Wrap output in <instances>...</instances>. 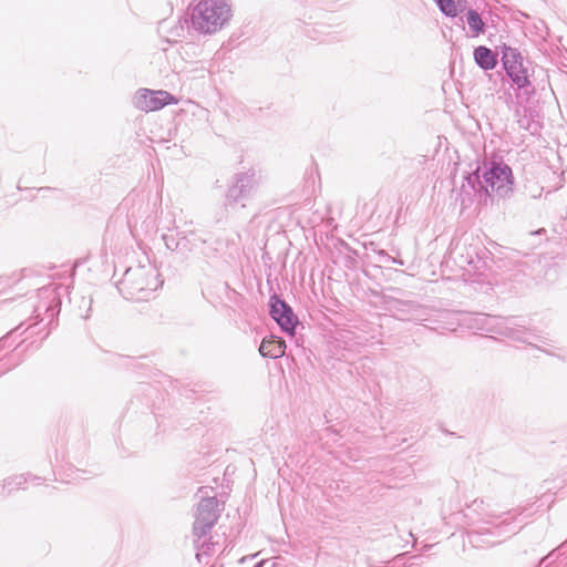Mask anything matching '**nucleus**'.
<instances>
[{
  "label": "nucleus",
  "mask_w": 567,
  "mask_h": 567,
  "mask_svg": "<svg viewBox=\"0 0 567 567\" xmlns=\"http://www.w3.org/2000/svg\"><path fill=\"white\" fill-rule=\"evenodd\" d=\"M231 18L226 0H202L192 12L193 27L202 33H215Z\"/></svg>",
  "instance_id": "f257e3e1"
},
{
  "label": "nucleus",
  "mask_w": 567,
  "mask_h": 567,
  "mask_svg": "<svg viewBox=\"0 0 567 567\" xmlns=\"http://www.w3.org/2000/svg\"><path fill=\"white\" fill-rule=\"evenodd\" d=\"M483 181L486 193L506 196L513 189L514 175L508 165L492 161L489 168L483 174Z\"/></svg>",
  "instance_id": "f03ea898"
},
{
  "label": "nucleus",
  "mask_w": 567,
  "mask_h": 567,
  "mask_svg": "<svg viewBox=\"0 0 567 567\" xmlns=\"http://www.w3.org/2000/svg\"><path fill=\"white\" fill-rule=\"evenodd\" d=\"M502 62L507 75L518 89L530 84L529 69L525 65L522 54L516 49L505 48Z\"/></svg>",
  "instance_id": "7ed1b4c3"
},
{
  "label": "nucleus",
  "mask_w": 567,
  "mask_h": 567,
  "mask_svg": "<svg viewBox=\"0 0 567 567\" xmlns=\"http://www.w3.org/2000/svg\"><path fill=\"white\" fill-rule=\"evenodd\" d=\"M134 103L141 111L153 112L169 104H177L178 100L166 91L141 89L134 97Z\"/></svg>",
  "instance_id": "20e7f679"
},
{
  "label": "nucleus",
  "mask_w": 567,
  "mask_h": 567,
  "mask_svg": "<svg viewBox=\"0 0 567 567\" xmlns=\"http://www.w3.org/2000/svg\"><path fill=\"white\" fill-rule=\"evenodd\" d=\"M218 519V501L216 497L204 498L197 507L194 522V532L198 536H204Z\"/></svg>",
  "instance_id": "39448f33"
},
{
  "label": "nucleus",
  "mask_w": 567,
  "mask_h": 567,
  "mask_svg": "<svg viewBox=\"0 0 567 567\" xmlns=\"http://www.w3.org/2000/svg\"><path fill=\"white\" fill-rule=\"evenodd\" d=\"M270 315L285 332L295 334L298 318L292 309L277 296L270 298Z\"/></svg>",
  "instance_id": "423d86ee"
},
{
  "label": "nucleus",
  "mask_w": 567,
  "mask_h": 567,
  "mask_svg": "<svg viewBox=\"0 0 567 567\" xmlns=\"http://www.w3.org/2000/svg\"><path fill=\"white\" fill-rule=\"evenodd\" d=\"M286 351V343L281 338H265L259 347V352L267 358H281Z\"/></svg>",
  "instance_id": "0eeeda50"
},
{
  "label": "nucleus",
  "mask_w": 567,
  "mask_h": 567,
  "mask_svg": "<svg viewBox=\"0 0 567 567\" xmlns=\"http://www.w3.org/2000/svg\"><path fill=\"white\" fill-rule=\"evenodd\" d=\"M474 58L477 64L485 70L495 68L497 61L496 55L486 47H478L474 51Z\"/></svg>",
  "instance_id": "6e6552de"
},
{
  "label": "nucleus",
  "mask_w": 567,
  "mask_h": 567,
  "mask_svg": "<svg viewBox=\"0 0 567 567\" xmlns=\"http://www.w3.org/2000/svg\"><path fill=\"white\" fill-rule=\"evenodd\" d=\"M466 20L473 35L477 37L484 31V22L481 16L475 10H468L466 13Z\"/></svg>",
  "instance_id": "1a4fd4ad"
},
{
  "label": "nucleus",
  "mask_w": 567,
  "mask_h": 567,
  "mask_svg": "<svg viewBox=\"0 0 567 567\" xmlns=\"http://www.w3.org/2000/svg\"><path fill=\"white\" fill-rule=\"evenodd\" d=\"M461 0H439L441 10L450 17H456L460 11Z\"/></svg>",
  "instance_id": "9d476101"
}]
</instances>
